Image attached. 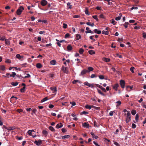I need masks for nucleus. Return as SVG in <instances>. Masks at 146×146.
<instances>
[{
    "label": "nucleus",
    "instance_id": "nucleus-31",
    "mask_svg": "<svg viewBox=\"0 0 146 146\" xmlns=\"http://www.w3.org/2000/svg\"><path fill=\"white\" fill-rule=\"evenodd\" d=\"M69 137H70V135H67L63 136L62 137V139H64L66 138H68Z\"/></svg>",
    "mask_w": 146,
    "mask_h": 146
},
{
    "label": "nucleus",
    "instance_id": "nucleus-49",
    "mask_svg": "<svg viewBox=\"0 0 146 146\" xmlns=\"http://www.w3.org/2000/svg\"><path fill=\"white\" fill-rule=\"evenodd\" d=\"M88 113L87 112H86L85 111H83L82 112L80 113V114L82 115L83 114H88Z\"/></svg>",
    "mask_w": 146,
    "mask_h": 146
},
{
    "label": "nucleus",
    "instance_id": "nucleus-41",
    "mask_svg": "<svg viewBox=\"0 0 146 146\" xmlns=\"http://www.w3.org/2000/svg\"><path fill=\"white\" fill-rule=\"evenodd\" d=\"M121 16H118L117 17H116L115 18V19L117 21H119L121 19Z\"/></svg>",
    "mask_w": 146,
    "mask_h": 146
},
{
    "label": "nucleus",
    "instance_id": "nucleus-39",
    "mask_svg": "<svg viewBox=\"0 0 146 146\" xmlns=\"http://www.w3.org/2000/svg\"><path fill=\"white\" fill-rule=\"evenodd\" d=\"M67 5L68 6H69V8L70 9H72V5H71V3L69 2H68L67 3Z\"/></svg>",
    "mask_w": 146,
    "mask_h": 146
},
{
    "label": "nucleus",
    "instance_id": "nucleus-62",
    "mask_svg": "<svg viewBox=\"0 0 146 146\" xmlns=\"http://www.w3.org/2000/svg\"><path fill=\"white\" fill-rule=\"evenodd\" d=\"M62 131L63 133L66 132L67 130H66L64 128H63L62 129Z\"/></svg>",
    "mask_w": 146,
    "mask_h": 146
},
{
    "label": "nucleus",
    "instance_id": "nucleus-60",
    "mask_svg": "<svg viewBox=\"0 0 146 146\" xmlns=\"http://www.w3.org/2000/svg\"><path fill=\"white\" fill-rule=\"evenodd\" d=\"M114 144L115 145L117 146H119V144L117 142L115 141L114 143Z\"/></svg>",
    "mask_w": 146,
    "mask_h": 146
},
{
    "label": "nucleus",
    "instance_id": "nucleus-35",
    "mask_svg": "<svg viewBox=\"0 0 146 146\" xmlns=\"http://www.w3.org/2000/svg\"><path fill=\"white\" fill-rule=\"evenodd\" d=\"M48 98L47 97H46L44 98L43 99H42L41 100V102H44L47 100H48Z\"/></svg>",
    "mask_w": 146,
    "mask_h": 146
},
{
    "label": "nucleus",
    "instance_id": "nucleus-11",
    "mask_svg": "<svg viewBox=\"0 0 146 146\" xmlns=\"http://www.w3.org/2000/svg\"><path fill=\"white\" fill-rule=\"evenodd\" d=\"M67 48L68 51H70L72 49V47L70 45H68L67 47Z\"/></svg>",
    "mask_w": 146,
    "mask_h": 146
},
{
    "label": "nucleus",
    "instance_id": "nucleus-59",
    "mask_svg": "<svg viewBox=\"0 0 146 146\" xmlns=\"http://www.w3.org/2000/svg\"><path fill=\"white\" fill-rule=\"evenodd\" d=\"M143 37L145 38H146V33H143Z\"/></svg>",
    "mask_w": 146,
    "mask_h": 146
},
{
    "label": "nucleus",
    "instance_id": "nucleus-1",
    "mask_svg": "<svg viewBox=\"0 0 146 146\" xmlns=\"http://www.w3.org/2000/svg\"><path fill=\"white\" fill-rule=\"evenodd\" d=\"M24 9L23 7H20L17 11V14L18 15H20L21 14L22 11L24 10Z\"/></svg>",
    "mask_w": 146,
    "mask_h": 146
},
{
    "label": "nucleus",
    "instance_id": "nucleus-30",
    "mask_svg": "<svg viewBox=\"0 0 146 146\" xmlns=\"http://www.w3.org/2000/svg\"><path fill=\"white\" fill-rule=\"evenodd\" d=\"M79 53L80 54H82L84 52V50L83 48H80L79 49Z\"/></svg>",
    "mask_w": 146,
    "mask_h": 146
},
{
    "label": "nucleus",
    "instance_id": "nucleus-29",
    "mask_svg": "<svg viewBox=\"0 0 146 146\" xmlns=\"http://www.w3.org/2000/svg\"><path fill=\"white\" fill-rule=\"evenodd\" d=\"M102 34H105L106 35H108L109 34V33L108 31H102Z\"/></svg>",
    "mask_w": 146,
    "mask_h": 146
},
{
    "label": "nucleus",
    "instance_id": "nucleus-36",
    "mask_svg": "<svg viewBox=\"0 0 146 146\" xmlns=\"http://www.w3.org/2000/svg\"><path fill=\"white\" fill-rule=\"evenodd\" d=\"M131 113L132 114V115H135L136 113V110H132L131 111Z\"/></svg>",
    "mask_w": 146,
    "mask_h": 146
},
{
    "label": "nucleus",
    "instance_id": "nucleus-44",
    "mask_svg": "<svg viewBox=\"0 0 146 146\" xmlns=\"http://www.w3.org/2000/svg\"><path fill=\"white\" fill-rule=\"evenodd\" d=\"M5 62L8 63H10L11 62V60L9 59H6Z\"/></svg>",
    "mask_w": 146,
    "mask_h": 146
},
{
    "label": "nucleus",
    "instance_id": "nucleus-17",
    "mask_svg": "<svg viewBox=\"0 0 146 146\" xmlns=\"http://www.w3.org/2000/svg\"><path fill=\"white\" fill-rule=\"evenodd\" d=\"M5 44L7 45H9L10 44V42L9 40L8 39H6L5 40Z\"/></svg>",
    "mask_w": 146,
    "mask_h": 146
},
{
    "label": "nucleus",
    "instance_id": "nucleus-57",
    "mask_svg": "<svg viewBox=\"0 0 146 146\" xmlns=\"http://www.w3.org/2000/svg\"><path fill=\"white\" fill-rule=\"evenodd\" d=\"M70 36V35L69 33H66L65 36V38H68V37Z\"/></svg>",
    "mask_w": 146,
    "mask_h": 146
},
{
    "label": "nucleus",
    "instance_id": "nucleus-4",
    "mask_svg": "<svg viewBox=\"0 0 146 146\" xmlns=\"http://www.w3.org/2000/svg\"><path fill=\"white\" fill-rule=\"evenodd\" d=\"M87 72H88V70L86 69H84V70L82 71L80 74V76L84 75Z\"/></svg>",
    "mask_w": 146,
    "mask_h": 146
},
{
    "label": "nucleus",
    "instance_id": "nucleus-33",
    "mask_svg": "<svg viewBox=\"0 0 146 146\" xmlns=\"http://www.w3.org/2000/svg\"><path fill=\"white\" fill-rule=\"evenodd\" d=\"M139 116L138 114H136L135 116V119L137 122L138 121V120L139 119Z\"/></svg>",
    "mask_w": 146,
    "mask_h": 146
},
{
    "label": "nucleus",
    "instance_id": "nucleus-54",
    "mask_svg": "<svg viewBox=\"0 0 146 146\" xmlns=\"http://www.w3.org/2000/svg\"><path fill=\"white\" fill-rule=\"evenodd\" d=\"M127 116L126 117H131L130 116L131 115V113H130V111H127Z\"/></svg>",
    "mask_w": 146,
    "mask_h": 146
},
{
    "label": "nucleus",
    "instance_id": "nucleus-25",
    "mask_svg": "<svg viewBox=\"0 0 146 146\" xmlns=\"http://www.w3.org/2000/svg\"><path fill=\"white\" fill-rule=\"evenodd\" d=\"M88 72L90 71H92L94 70V68L92 67H89L88 68Z\"/></svg>",
    "mask_w": 146,
    "mask_h": 146
},
{
    "label": "nucleus",
    "instance_id": "nucleus-3",
    "mask_svg": "<svg viewBox=\"0 0 146 146\" xmlns=\"http://www.w3.org/2000/svg\"><path fill=\"white\" fill-rule=\"evenodd\" d=\"M41 5L42 6H45L47 4V2L45 0H42L40 2Z\"/></svg>",
    "mask_w": 146,
    "mask_h": 146
},
{
    "label": "nucleus",
    "instance_id": "nucleus-14",
    "mask_svg": "<svg viewBox=\"0 0 146 146\" xmlns=\"http://www.w3.org/2000/svg\"><path fill=\"white\" fill-rule=\"evenodd\" d=\"M118 86L119 85L117 84H116L113 86V88L115 90H117Z\"/></svg>",
    "mask_w": 146,
    "mask_h": 146
},
{
    "label": "nucleus",
    "instance_id": "nucleus-56",
    "mask_svg": "<svg viewBox=\"0 0 146 146\" xmlns=\"http://www.w3.org/2000/svg\"><path fill=\"white\" fill-rule=\"evenodd\" d=\"M63 27L64 29H66L67 28V24L65 23H63Z\"/></svg>",
    "mask_w": 146,
    "mask_h": 146
},
{
    "label": "nucleus",
    "instance_id": "nucleus-23",
    "mask_svg": "<svg viewBox=\"0 0 146 146\" xmlns=\"http://www.w3.org/2000/svg\"><path fill=\"white\" fill-rule=\"evenodd\" d=\"M69 71L68 68L67 67H65V68L64 70V71L63 72L64 73H65L66 74H68V72Z\"/></svg>",
    "mask_w": 146,
    "mask_h": 146
},
{
    "label": "nucleus",
    "instance_id": "nucleus-26",
    "mask_svg": "<svg viewBox=\"0 0 146 146\" xmlns=\"http://www.w3.org/2000/svg\"><path fill=\"white\" fill-rule=\"evenodd\" d=\"M97 90H98V93L99 94H101V95H102V96H105V95L103 92H102L100 90L98 89Z\"/></svg>",
    "mask_w": 146,
    "mask_h": 146
},
{
    "label": "nucleus",
    "instance_id": "nucleus-28",
    "mask_svg": "<svg viewBox=\"0 0 146 146\" xmlns=\"http://www.w3.org/2000/svg\"><path fill=\"white\" fill-rule=\"evenodd\" d=\"M129 25V23L128 22H126L124 24H123V25L124 26L125 28H127L128 25Z\"/></svg>",
    "mask_w": 146,
    "mask_h": 146
},
{
    "label": "nucleus",
    "instance_id": "nucleus-24",
    "mask_svg": "<svg viewBox=\"0 0 146 146\" xmlns=\"http://www.w3.org/2000/svg\"><path fill=\"white\" fill-rule=\"evenodd\" d=\"M36 67L37 68H40L42 67L41 64L40 63H38L36 64Z\"/></svg>",
    "mask_w": 146,
    "mask_h": 146
},
{
    "label": "nucleus",
    "instance_id": "nucleus-37",
    "mask_svg": "<svg viewBox=\"0 0 146 146\" xmlns=\"http://www.w3.org/2000/svg\"><path fill=\"white\" fill-rule=\"evenodd\" d=\"M93 18L96 20L97 21H98V17L97 15H93L92 16Z\"/></svg>",
    "mask_w": 146,
    "mask_h": 146
},
{
    "label": "nucleus",
    "instance_id": "nucleus-45",
    "mask_svg": "<svg viewBox=\"0 0 146 146\" xmlns=\"http://www.w3.org/2000/svg\"><path fill=\"white\" fill-rule=\"evenodd\" d=\"M37 111V110L35 109H34L33 110H32V112L33 113H32V114L33 115V113H35Z\"/></svg>",
    "mask_w": 146,
    "mask_h": 146
},
{
    "label": "nucleus",
    "instance_id": "nucleus-20",
    "mask_svg": "<svg viewBox=\"0 0 146 146\" xmlns=\"http://www.w3.org/2000/svg\"><path fill=\"white\" fill-rule=\"evenodd\" d=\"M18 84H19V82H13L11 83V85L14 86H17V85H18Z\"/></svg>",
    "mask_w": 146,
    "mask_h": 146
},
{
    "label": "nucleus",
    "instance_id": "nucleus-52",
    "mask_svg": "<svg viewBox=\"0 0 146 146\" xmlns=\"http://www.w3.org/2000/svg\"><path fill=\"white\" fill-rule=\"evenodd\" d=\"M115 113V111H111L109 113V115L110 116H112L113 115V113Z\"/></svg>",
    "mask_w": 146,
    "mask_h": 146
},
{
    "label": "nucleus",
    "instance_id": "nucleus-40",
    "mask_svg": "<svg viewBox=\"0 0 146 146\" xmlns=\"http://www.w3.org/2000/svg\"><path fill=\"white\" fill-rule=\"evenodd\" d=\"M86 10L85 11V13L86 15H89L90 14L89 13L88 9L87 8H86Z\"/></svg>",
    "mask_w": 146,
    "mask_h": 146
},
{
    "label": "nucleus",
    "instance_id": "nucleus-12",
    "mask_svg": "<svg viewBox=\"0 0 146 146\" xmlns=\"http://www.w3.org/2000/svg\"><path fill=\"white\" fill-rule=\"evenodd\" d=\"M131 120V117H126V123H128Z\"/></svg>",
    "mask_w": 146,
    "mask_h": 146
},
{
    "label": "nucleus",
    "instance_id": "nucleus-6",
    "mask_svg": "<svg viewBox=\"0 0 146 146\" xmlns=\"http://www.w3.org/2000/svg\"><path fill=\"white\" fill-rule=\"evenodd\" d=\"M50 89L52 90L53 93H56L57 91L56 88V87H51L50 88Z\"/></svg>",
    "mask_w": 146,
    "mask_h": 146
},
{
    "label": "nucleus",
    "instance_id": "nucleus-2",
    "mask_svg": "<svg viewBox=\"0 0 146 146\" xmlns=\"http://www.w3.org/2000/svg\"><path fill=\"white\" fill-rule=\"evenodd\" d=\"M120 85L121 87L122 88H124L125 87V82L124 80H121L120 81Z\"/></svg>",
    "mask_w": 146,
    "mask_h": 146
},
{
    "label": "nucleus",
    "instance_id": "nucleus-27",
    "mask_svg": "<svg viewBox=\"0 0 146 146\" xmlns=\"http://www.w3.org/2000/svg\"><path fill=\"white\" fill-rule=\"evenodd\" d=\"M26 87L23 86V87L20 89V92H21L23 93L25 92Z\"/></svg>",
    "mask_w": 146,
    "mask_h": 146
},
{
    "label": "nucleus",
    "instance_id": "nucleus-21",
    "mask_svg": "<svg viewBox=\"0 0 146 146\" xmlns=\"http://www.w3.org/2000/svg\"><path fill=\"white\" fill-rule=\"evenodd\" d=\"M88 53L90 54H95V52L93 50H90L88 51Z\"/></svg>",
    "mask_w": 146,
    "mask_h": 146
},
{
    "label": "nucleus",
    "instance_id": "nucleus-43",
    "mask_svg": "<svg viewBox=\"0 0 146 146\" xmlns=\"http://www.w3.org/2000/svg\"><path fill=\"white\" fill-rule=\"evenodd\" d=\"M135 69V68L133 67H131L130 69V70L131 72L133 73H134V69Z\"/></svg>",
    "mask_w": 146,
    "mask_h": 146
},
{
    "label": "nucleus",
    "instance_id": "nucleus-19",
    "mask_svg": "<svg viewBox=\"0 0 146 146\" xmlns=\"http://www.w3.org/2000/svg\"><path fill=\"white\" fill-rule=\"evenodd\" d=\"M82 125L84 127H85L87 128H88L89 126V124L88 123L85 122Z\"/></svg>",
    "mask_w": 146,
    "mask_h": 146
},
{
    "label": "nucleus",
    "instance_id": "nucleus-46",
    "mask_svg": "<svg viewBox=\"0 0 146 146\" xmlns=\"http://www.w3.org/2000/svg\"><path fill=\"white\" fill-rule=\"evenodd\" d=\"M31 77V76L29 74H26V76H25L24 78H27Z\"/></svg>",
    "mask_w": 146,
    "mask_h": 146
},
{
    "label": "nucleus",
    "instance_id": "nucleus-13",
    "mask_svg": "<svg viewBox=\"0 0 146 146\" xmlns=\"http://www.w3.org/2000/svg\"><path fill=\"white\" fill-rule=\"evenodd\" d=\"M91 134L92 136V137L93 138H95L97 139L98 138V137L97 135H95V134L94 133L92 132L91 133Z\"/></svg>",
    "mask_w": 146,
    "mask_h": 146
},
{
    "label": "nucleus",
    "instance_id": "nucleus-48",
    "mask_svg": "<svg viewBox=\"0 0 146 146\" xmlns=\"http://www.w3.org/2000/svg\"><path fill=\"white\" fill-rule=\"evenodd\" d=\"M99 78L101 80L103 79H104V76L103 75H100L99 76Z\"/></svg>",
    "mask_w": 146,
    "mask_h": 146
},
{
    "label": "nucleus",
    "instance_id": "nucleus-15",
    "mask_svg": "<svg viewBox=\"0 0 146 146\" xmlns=\"http://www.w3.org/2000/svg\"><path fill=\"white\" fill-rule=\"evenodd\" d=\"M15 126H13L12 127H9L8 128L7 130L9 131H10L11 130H13L15 128Z\"/></svg>",
    "mask_w": 146,
    "mask_h": 146
},
{
    "label": "nucleus",
    "instance_id": "nucleus-8",
    "mask_svg": "<svg viewBox=\"0 0 146 146\" xmlns=\"http://www.w3.org/2000/svg\"><path fill=\"white\" fill-rule=\"evenodd\" d=\"M84 84V85H86L89 87H93V86L91 84H90L89 83H88L87 82H85Z\"/></svg>",
    "mask_w": 146,
    "mask_h": 146
},
{
    "label": "nucleus",
    "instance_id": "nucleus-58",
    "mask_svg": "<svg viewBox=\"0 0 146 146\" xmlns=\"http://www.w3.org/2000/svg\"><path fill=\"white\" fill-rule=\"evenodd\" d=\"M17 111L18 112L20 113L22 112L23 111V110L21 109H18L17 110Z\"/></svg>",
    "mask_w": 146,
    "mask_h": 146
},
{
    "label": "nucleus",
    "instance_id": "nucleus-22",
    "mask_svg": "<svg viewBox=\"0 0 146 146\" xmlns=\"http://www.w3.org/2000/svg\"><path fill=\"white\" fill-rule=\"evenodd\" d=\"M56 63V62L55 60H51L50 62V64L52 65H54Z\"/></svg>",
    "mask_w": 146,
    "mask_h": 146
},
{
    "label": "nucleus",
    "instance_id": "nucleus-50",
    "mask_svg": "<svg viewBox=\"0 0 146 146\" xmlns=\"http://www.w3.org/2000/svg\"><path fill=\"white\" fill-rule=\"evenodd\" d=\"M48 107L50 108H52L54 107V106L50 104L49 105Z\"/></svg>",
    "mask_w": 146,
    "mask_h": 146
},
{
    "label": "nucleus",
    "instance_id": "nucleus-42",
    "mask_svg": "<svg viewBox=\"0 0 146 146\" xmlns=\"http://www.w3.org/2000/svg\"><path fill=\"white\" fill-rule=\"evenodd\" d=\"M16 139L18 140H21L23 139V137H19L18 136H16Z\"/></svg>",
    "mask_w": 146,
    "mask_h": 146
},
{
    "label": "nucleus",
    "instance_id": "nucleus-47",
    "mask_svg": "<svg viewBox=\"0 0 146 146\" xmlns=\"http://www.w3.org/2000/svg\"><path fill=\"white\" fill-rule=\"evenodd\" d=\"M42 133L44 135H47L48 134L47 132L45 130H43L42 131Z\"/></svg>",
    "mask_w": 146,
    "mask_h": 146
},
{
    "label": "nucleus",
    "instance_id": "nucleus-10",
    "mask_svg": "<svg viewBox=\"0 0 146 146\" xmlns=\"http://www.w3.org/2000/svg\"><path fill=\"white\" fill-rule=\"evenodd\" d=\"M5 70V67L4 65L0 66V72H1V70L4 71Z\"/></svg>",
    "mask_w": 146,
    "mask_h": 146
},
{
    "label": "nucleus",
    "instance_id": "nucleus-55",
    "mask_svg": "<svg viewBox=\"0 0 146 146\" xmlns=\"http://www.w3.org/2000/svg\"><path fill=\"white\" fill-rule=\"evenodd\" d=\"M115 21L114 19H112L111 20V23L113 24V25H115Z\"/></svg>",
    "mask_w": 146,
    "mask_h": 146
},
{
    "label": "nucleus",
    "instance_id": "nucleus-38",
    "mask_svg": "<svg viewBox=\"0 0 146 146\" xmlns=\"http://www.w3.org/2000/svg\"><path fill=\"white\" fill-rule=\"evenodd\" d=\"M104 60L106 62H110V58H104Z\"/></svg>",
    "mask_w": 146,
    "mask_h": 146
},
{
    "label": "nucleus",
    "instance_id": "nucleus-16",
    "mask_svg": "<svg viewBox=\"0 0 146 146\" xmlns=\"http://www.w3.org/2000/svg\"><path fill=\"white\" fill-rule=\"evenodd\" d=\"M76 40H78L81 38L80 35L78 34H77L76 36Z\"/></svg>",
    "mask_w": 146,
    "mask_h": 146
},
{
    "label": "nucleus",
    "instance_id": "nucleus-18",
    "mask_svg": "<svg viewBox=\"0 0 146 146\" xmlns=\"http://www.w3.org/2000/svg\"><path fill=\"white\" fill-rule=\"evenodd\" d=\"M16 57L17 58L20 60L23 58V56H21L19 54H17L16 55Z\"/></svg>",
    "mask_w": 146,
    "mask_h": 146
},
{
    "label": "nucleus",
    "instance_id": "nucleus-7",
    "mask_svg": "<svg viewBox=\"0 0 146 146\" xmlns=\"http://www.w3.org/2000/svg\"><path fill=\"white\" fill-rule=\"evenodd\" d=\"M63 125L61 123H58L56 126V128L58 129L62 127L63 126Z\"/></svg>",
    "mask_w": 146,
    "mask_h": 146
},
{
    "label": "nucleus",
    "instance_id": "nucleus-61",
    "mask_svg": "<svg viewBox=\"0 0 146 146\" xmlns=\"http://www.w3.org/2000/svg\"><path fill=\"white\" fill-rule=\"evenodd\" d=\"M96 9L98 10H101L102 8L100 7L97 6L96 7Z\"/></svg>",
    "mask_w": 146,
    "mask_h": 146
},
{
    "label": "nucleus",
    "instance_id": "nucleus-64",
    "mask_svg": "<svg viewBox=\"0 0 146 146\" xmlns=\"http://www.w3.org/2000/svg\"><path fill=\"white\" fill-rule=\"evenodd\" d=\"M93 143L96 146H100V145H99L98 143L96 142L95 141H94Z\"/></svg>",
    "mask_w": 146,
    "mask_h": 146
},
{
    "label": "nucleus",
    "instance_id": "nucleus-63",
    "mask_svg": "<svg viewBox=\"0 0 146 146\" xmlns=\"http://www.w3.org/2000/svg\"><path fill=\"white\" fill-rule=\"evenodd\" d=\"M136 126L135 124L134 123L132 124V128L134 129L136 128Z\"/></svg>",
    "mask_w": 146,
    "mask_h": 146
},
{
    "label": "nucleus",
    "instance_id": "nucleus-32",
    "mask_svg": "<svg viewBox=\"0 0 146 146\" xmlns=\"http://www.w3.org/2000/svg\"><path fill=\"white\" fill-rule=\"evenodd\" d=\"M49 129L52 131H55V129L54 128L52 127V126H50L49 127Z\"/></svg>",
    "mask_w": 146,
    "mask_h": 146
},
{
    "label": "nucleus",
    "instance_id": "nucleus-9",
    "mask_svg": "<svg viewBox=\"0 0 146 146\" xmlns=\"http://www.w3.org/2000/svg\"><path fill=\"white\" fill-rule=\"evenodd\" d=\"M93 31L94 33L98 34H100L101 33V31L100 30H98L96 29H95Z\"/></svg>",
    "mask_w": 146,
    "mask_h": 146
},
{
    "label": "nucleus",
    "instance_id": "nucleus-34",
    "mask_svg": "<svg viewBox=\"0 0 146 146\" xmlns=\"http://www.w3.org/2000/svg\"><path fill=\"white\" fill-rule=\"evenodd\" d=\"M77 82H78L79 83H80V82L78 80H74L72 82V83L73 84H75Z\"/></svg>",
    "mask_w": 146,
    "mask_h": 146
},
{
    "label": "nucleus",
    "instance_id": "nucleus-5",
    "mask_svg": "<svg viewBox=\"0 0 146 146\" xmlns=\"http://www.w3.org/2000/svg\"><path fill=\"white\" fill-rule=\"evenodd\" d=\"M34 143L37 145H40L42 143V141L41 140H39L38 141H35L34 142Z\"/></svg>",
    "mask_w": 146,
    "mask_h": 146
},
{
    "label": "nucleus",
    "instance_id": "nucleus-53",
    "mask_svg": "<svg viewBox=\"0 0 146 146\" xmlns=\"http://www.w3.org/2000/svg\"><path fill=\"white\" fill-rule=\"evenodd\" d=\"M116 103L117 104H118L116 106L117 107L118 106L120 105L121 104V102L120 101H117Z\"/></svg>",
    "mask_w": 146,
    "mask_h": 146
},
{
    "label": "nucleus",
    "instance_id": "nucleus-51",
    "mask_svg": "<svg viewBox=\"0 0 146 146\" xmlns=\"http://www.w3.org/2000/svg\"><path fill=\"white\" fill-rule=\"evenodd\" d=\"M86 108L87 109H90L91 108V107L90 106L87 105L86 106Z\"/></svg>",
    "mask_w": 146,
    "mask_h": 146
}]
</instances>
